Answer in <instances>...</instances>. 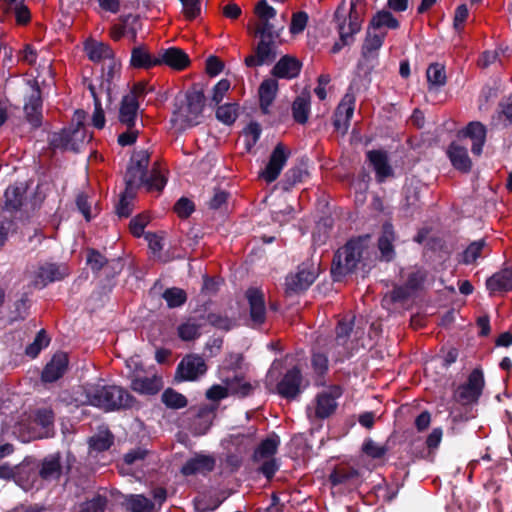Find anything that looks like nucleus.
Here are the masks:
<instances>
[{
	"instance_id": "f257e3e1",
	"label": "nucleus",
	"mask_w": 512,
	"mask_h": 512,
	"mask_svg": "<svg viewBox=\"0 0 512 512\" xmlns=\"http://www.w3.org/2000/svg\"><path fill=\"white\" fill-rule=\"evenodd\" d=\"M149 163L150 155L146 150L135 151L127 167L125 183L130 189L143 186L147 192L159 194L167 180L156 164L148 173Z\"/></svg>"
},
{
	"instance_id": "f03ea898",
	"label": "nucleus",
	"mask_w": 512,
	"mask_h": 512,
	"mask_svg": "<svg viewBox=\"0 0 512 512\" xmlns=\"http://www.w3.org/2000/svg\"><path fill=\"white\" fill-rule=\"evenodd\" d=\"M83 390L86 399L81 401L82 404H89L106 411L131 408L136 403L134 396L117 385L87 384Z\"/></svg>"
},
{
	"instance_id": "7ed1b4c3",
	"label": "nucleus",
	"mask_w": 512,
	"mask_h": 512,
	"mask_svg": "<svg viewBox=\"0 0 512 512\" xmlns=\"http://www.w3.org/2000/svg\"><path fill=\"white\" fill-rule=\"evenodd\" d=\"M205 96L203 91L192 88L182 98H177L172 113L171 123L178 130H185L201 122Z\"/></svg>"
},
{
	"instance_id": "20e7f679",
	"label": "nucleus",
	"mask_w": 512,
	"mask_h": 512,
	"mask_svg": "<svg viewBox=\"0 0 512 512\" xmlns=\"http://www.w3.org/2000/svg\"><path fill=\"white\" fill-rule=\"evenodd\" d=\"M368 235L349 240L333 258L331 272L337 279L352 273L368 250Z\"/></svg>"
},
{
	"instance_id": "39448f33",
	"label": "nucleus",
	"mask_w": 512,
	"mask_h": 512,
	"mask_svg": "<svg viewBox=\"0 0 512 512\" xmlns=\"http://www.w3.org/2000/svg\"><path fill=\"white\" fill-rule=\"evenodd\" d=\"M53 422L54 414L51 409H39L33 418L31 415H23L16 424L14 433H18L23 441L47 437Z\"/></svg>"
},
{
	"instance_id": "423d86ee",
	"label": "nucleus",
	"mask_w": 512,
	"mask_h": 512,
	"mask_svg": "<svg viewBox=\"0 0 512 512\" xmlns=\"http://www.w3.org/2000/svg\"><path fill=\"white\" fill-rule=\"evenodd\" d=\"M280 440L278 436L268 437L261 441L258 447L255 449L252 461L257 465V471L263 474L268 480H271L279 465L275 459Z\"/></svg>"
},
{
	"instance_id": "0eeeda50",
	"label": "nucleus",
	"mask_w": 512,
	"mask_h": 512,
	"mask_svg": "<svg viewBox=\"0 0 512 512\" xmlns=\"http://www.w3.org/2000/svg\"><path fill=\"white\" fill-rule=\"evenodd\" d=\"M260 41L254 54L245 58L248 67H258L265 63L272 62L276 57L277 40L280 37L279 31H255Z\"/></svg>"
},
{
	"instance_id": "6e6552de",
	"label": "nucleus",
	"mask_w": 512,
	"mask_h": 512,
	"mask_svg": "<svg viewBox=\"0 0 512 512\" xmlns=\"http://www.w3.org/2000/svg\"><path fill=\"white\" fill-rule=\"evenodd\" d=\"M343 391L339 385H331L318 393L311 406L307 407V415L310 419H325L331 416L337 408V399Z\"/></svg>"
},
{
	"instance_id": "1a4fd4ad",
	"label": "nucleus",
	"mask_w": 512,
	"mask_h": 512,
	"mask_svg": "<svg viewBox=\"0 0 512 512\" xmlns=\"http://www.w3.org/2000/svg\"><path fill=\"white\" fill-rule=\"evenodd\" d=\"M334 19L341 41V44L335 43L333 46V52H337L342 46L349 44L353 40V36L360 32L362 25L354 18H351V15L346 12L345 1H342L336 9Z\"/></svg>"
},
{
	"instance_id": "9d476101",
	"label": "nucleus",
	"mask_w": 512,
	"mask_h": 512,
	"mask_svg": "<svg viewBox=\"0 0 512 512\" xmlns=\"http://www.w3.org/2000/svg\"><path fill=\"white\" fill-rule=\"evenodd\" d=\"M207 364L204 358L197 354H188L179 362L175 379L182 381H196L207 372Z\"/></svg>"
},
{
	"instance_id": "9b49d317",
	"label": "nucleus",
	"mask_w": 512,
	"mask_h": 512,
	"mask_svg": "<svg viewBox=\"0 0 512 512\" xmlns=\"http://www.w3.org/2000/svg\"><path fill=\"white\" fill-rule=\"evenodd\" d=\"M318 270V267L311 262H304L299 265L297 272L286 278L287 291L298 293L306 290L317 278Z\"/></svg>"
},
{
	"instance_id": "f8f14e48",
	"label": "nucleus",
	"mask_w": 512,
	"mask_h": 512,
	"mask_svg": "<svg viewBox=\"0 0 512 512\" xmlns=\"http://www.w3.org/2000/svg\"><path fill=\"white\" fill-rule=\"evenodd\" d=\"M484 387L483 373L479 369H474L465 384L461 385L456 393L455 398L460 403L466 405L476 402L480 397Z\"/></svg>"
},
{
	"instance_id": "ddd939ff",
	"label": "nucleus",
	"mask_w": 512,
	"mask_h": 512,
	"mask_svg": "<svg viewBox=\"0 0 512 512\" xmlns=\"http://www.w3.org/2000/svg\"><path fill=\"white\" fill-rule=\"evenodd\" d=\"M289 156L290 150L284 144L278 143L272 151L265 169L260 172V177L267 183L275 181L286 165Z\"/></svg>"
},
{
	"instance_id": "4468645a",
	"label": "nucleus",
	"mask_w": 512,
	"mask_h": 512,
	"mask_svg": "<svg viewBox=\"0 0 512 512\" xmlns=\"http://www.w3.org/2000/svg\"><path fill=\"white\" fill-rule=\"evenodd\" d=\"M245 295L249 304L251 326L259 327L266 320L264 293L259 288L251 287Z\"/></svg>"
},
{
	"instance_id": "2eb2a0df",
	"label": "nucleus",
	"mask_w": 512,
	"mask_h": 512,
	"mask_svg": "<svg viewBox=\"0 0 512 512\" xmlns=\"http://www.w3.org/2000/svg\"><path fill=\"white\" fill-rule=\"evenodd\" d=\"M66 275L67 269L64 266L46 262L39 265L32 282L34 286L42 288L51 282L63 279Z\"/></svg>"
},
{
	"instance_id": "dca6fc26",
	"label": "nucleus",
	"mask_w": 512,
	"mask_h": 512,
	"mask_svg": "<svg viewBox=\"0 0 512 512\" xmlns=\"http://www.w3.org/2000/svg\"><path fill=\"white\" fill-rule=\"evenodd\" d=\"M302 374L297 367L288 370L277 384V392L286 399H295L301 392Z\"/></svg>"
},
{
	"instance_id": "f3484780",
	"label": "nucleus",
	"mask_w": 512,
	"mask_h": 512,
	"mask_svg": "<svg viewBox=\"0 0 512 512\" xmlns=\"http://www.w3.org/2000/svg\"><path fill=\"white\" fill-rule=\"evenodd\" d=\"M355 97L351 93H346L339 103L334 114V127L337 131L345 133L350 125V120L354 114Z\"/></svg>"
},
{
	"instance_id": "a211bd4d",
	"label": "nucleus",
	"mask_w": 512,
	"mask_h": 512,
	"mask_svg": "<svg viewBox=\"0 0 512 512\" xmlns=\"http://www.w3.org/2000/svg\"><path fill=\"white\" fill-rule=\"evenodd\" d=\"M216 460L213 456L196 454L194 457L188 459L181 468V473L184 476H191L195 474H207L215 468Z\"/></svg>"
},
{
	"instance_id": "6ab92c4d",
	"label": "nucleus",
	"mask_w": 512,
	"mask_h": 512,
	"mask_svg": "<svg viewBox=\"0 0 512 512\" xmlns=\"http://www.w3.org/2000/svg\"><path fill=\"white\" fill-rule=\"evenodd\" d=\"M366 156L376 173L378 182H384L393 175V169L389 164L388 155L385 151L370 150Z\"/></svg>"
},
{
	"instance_id": "aec40b11",
	"label": "nucleus",
	"mask_w": 512,
	"mask_h": 512,
	"mask_svg": "<svg viewBox=\"0 0 512 512\" xmlns=\"http://www.w3.org/2000/svg\"><path fill=\"white\" fill-rule=\"evenodd\" d=\"M159 65H167L174 70H184L190 64L189 56L180 48L171 47L158 55Z\"/></svg>"
},
{
	"instance_id": "412c9836",
	"label": "nucleus",
	"mask_w": 512,
	"mask_h": 512,
	"mask_svg": "<svg viewBox=\"0 0 512 512\" xmlns=\"http://www.w3.org/2000/svg\"><path fill=\"white\" fill-rule=\"evenodd\" d=\"M69 363L68 355L64 352L56 353L42 372L44 382H54L61 378L67 370Z\"/></svg>"
},
{
	"instance_id": "4be33fe9",
	"label": "nucleus",
	"mask_w": 512,
	"mask_h": 512,
	"mask_svg": "<svg viewBox=\"0 0 512 512\" xmlns=\"http://www.w3.org/2000/svg\"><path fill=\"white\" fill-rule=\"evenodd\" d=\"M84 51L88 59L94 63H106L114 56V51L109 44L88 39L84 44Z\"/></svg>"
},
{
	"instance_id": "5701e85b",
	"label": "nucleus",
	"mask_w": 512,
	"mask_h": 512,
	"mask_svg": "<svg viewBox=\"0 0 512 512\" xmlns=\"http://www.w3.org/2000/svg\"><path fill=\"white\" fill-rule=\"evenodd\" d=\"M131 389L139 394L154 395L163 387L162 378L158 375L134 376L131 380Z\"/></svg>"
},
{
	"instance_id": "b1692460",
	"label": "nucleus",
	"mask_w": 512,
	"mask_h": 512,
	"mask_svg": "<svg viewBox=\"0 0 512 512\" xmlns=\"http://www.w3.org/2000/svg\"><path fill=\"white\" fill-rule=\"evenodd\" d=\"M447 156L455 169L464 173L471 170L472 161L465 146L457 142H452L448 146Z\"/></svg>"
},
{
	"instance_id": "393cba45",
	"label": "nucleus",
	"mask_w": 512,
	"mask_h": 512,
	"mask_svg": "<svg viewBox=\"0 0 512 512\" xmlns=\"http://www.w3.org/2000/svg\"><path fill=\"white\" fill-rule=\"evenodd\" d=\"M486 287L490 294L512 291V265L489 277Z\"/></svg>"
},
{
	"instance_id": "a878e982",
	"label": "nucleus",
	"mask_w": 512,
	"mask_h": 512,
	"mask_svg": "<svg viewBox=\"0 0 512 512\" xmlns=\"http://www.w3.org/2000/svg\"><path fill=\"white\" fill-rule=\"evenodd\" d=\"M329 481L333 486L337 485H356L360 481L358 470L347 464L337 465L329 476Z\"/></svg>"
},
{
	"instance_id": "bb28decb",
	"label": "nucleus",
	"mask_w": 512,
	"mask_h": 512,
	"mask_svg": "<svg viewBox=\"0 0 512 512\" xmlns=\"http://www.w3.org/2000/svg\"><path fill=\"white\" fill-rule=\"evenodd\" d=\"M42 100L39 87L33 90L29 100L24 105L26 119L32 126L38 127L42 120Z\"/></svg>"
},
{
	"instance_id": "cd10ccee",
	"label": "nucleus",
	"mask_w": 512,
	"mask_h": 512,
	"mask_svg": "<svg viewBox=\"0 0 512 512\" xmlns=\"http://www.w3.org/2000/svg\"><path fill=\"white\" fill-rule=\"evenodd\" d=\"M256 16L258 17L255 23V31H276L270 20L275 18V9L268 5L266 0H260L254 9Z\"/></svg>"
},
{
	"instance_id": "c85d7f7f",
	"label": "nucleus",
	"mask_w": 512,
	"mask_h": 512,
	"mask_svg": "<svg viewBox=\"0 0 512 512\" xmlns=\"http://www.w3.org/2000/svg\"><path fill=\"white\" fill-rule=\"evenodd\" d=\"M460 134H464L472 140V152L475 155H480L486 141V128L480 122H470L465 130L461 131Z\"/></svg>"
},
{
	"instance_id": "c756f323",
	"label": "nucleus",
	"mask_w": 512,
	"mask_h": 512,
	"mask_svg": "<svg viewBox=\"0 0 512 512\" xmlns=\"http://www.w3.org/2000/svg\"><path fill=\"white\" fill-rule=\"evenodd\" d=\"M301 63L294 57L283 56L273 67L272 74L278 78L292 79L298 76Z\"/></svg>"
},
{
	"instance_id": "7c9ffc66",
	"label": "nucleus",
	"mask_w": 512,
	"mask_h": 512,
	"mask_svg": "<svg viewBox=\"0 0 512 512\" xmlns=\"http://www.w3.org/2000/svg\"><path fill=\"white\" fill-rule=\"evenodd\" d=\"M223 383L227 385L229 395L244 398L251 395L255 389L244 376L234 375L233 377H227L223 380Z\"/></svg>"
},
{
	"instance_id": "2f4dec72",
	"label": "nucleus",
	"mask_w": 512,
	"mask_h": 512,
	"mask_svg": "<svg viewBox=\"0 0 512 512\" xmlns=\"http://www.w3.org/2000/svg\"><path fill=\"white\" fill-rule=\"evenodd\" d=\"M62 474L61 457L59 453L45 457L41 463L39 475L44 480H58Z\"/></svg>"
},
{
	"instance_id": "473e14b6",
	"label": "nucleus",
	"mask_w": 512,
	"mask_h": 512,
	"mask_svg": "<svg viewBox=\"0 0 512 512\" xmlns=\"http://www.w3.org/2000/svg\"><path fill=\"white\" fill-rule=\"evenodd\" d=\"M278 92V82L276 79L269 78L265 79L259 87V101L260 108L263 113L267 114L269 112V107L273 103Z\"/></svg>"
},
{
	"instance_id": "72a5a7b5",
	"label": "nucleus",
	"mask_w": 512,
	"mask_h": 512,
	"mask_svg": "<svg viewBox=\"0 0 512 512\" xmlns=\"http://www.w3.org/2000/svg\"><path fill=\"white\" fill-rule=\"evenodd\" d=\"M395 232L391 223H384L382 226V234L378 239V248L381 252L382 258L390 261L394 257Z\"/></svg>"
},
{
	"instance_id": "f704fd0d",
	"label": "nucleus",
	"mask_w": 512,
	"mask_h": 512,
	"mask_svg": "<svg viewBox=\"0 0 512 512\" xmlns=\"http://www.w3.org/2000/svg\"><path fill=\"white\" fill-rule=\"evenodd\" d=\"M310 93L303 91L292 104L293 119L299 124H305L310 115Z\"/></svg>"
},
{
	"instance_id": "c9c22d12",
	"label": "nucleus",
	"mask_w": 512,
	"mask_h": 512,
	"mask_svg": "<svg viewBox=\"0 0 512 512\" xmlns=\"http://www.w3.org/2000/svg\"><path fill=\"white\" fill-rule=\"evenodd\" d=\"M139 110V102L134 100V96L125 95L121 101L119 110V120L124 125H135Z\"/></svg>"
},
{
	"instance_id": "e433bc0d",
	"label": "nucleus",
	"mask_w": 512,
	"mask_h": 512,
	"mask_svg": "<svg viewBox=\"0 0 512 512\" xmlns=\"http://www.w3.org/2000/svg\"><path fill=\"white\" fill-rule=\"evenodd\" d=\"M131 65L135 68L149 69L159 65L158 56H152L143 47H135L131 53Z\"/></svg>"
},
{
	"instance_id": "4c0bfd02",
	"label": "nucleus",
	"mask_w": 512,
	"mask_h": 512,
	"mask_svg": "<svg viewBox=\"0 0 512 512\" xmlns=\"http://www.w3.org/2000/svg\"><path fill=\"white\" fill-rule=\"evenodd\" d=\"M386 37V32H367L363 46L362 55L365 58L372 57L382 46L383 41Z\"/></svg>"
},
{
	"instance_id": "58836bf2",
	"label": "nucleus",
	"mask_w": 512,
	"mask_h": 512,
	"mask_svg": "<svg viewBox=\"0 0 512 512\" xmlns=\"http://www.w3.org/2000/svg\"><path fill=\"white\" fill-rule=\"evenodd\" d=\"M124 504L132 512H152L154 503L143 495H128L125 497Z\"/></svg>"
},
{
	"instance_id": "ea45409f",
	"label": "nucleus",
	"mask_w": 512,
	"mask_h": 512,
	"mask_svg": "<svg viewBox=\"0 0 512 512\" xmlns=\"http://www.w3.org/2000/svg\"><path fill=\"white\" fill-rule=\"evenodd\" d=\"M308 172L301 166L291 167L284 175V178L281 181L282 188L286 191L293 188L298 183L304 181L307 177Z\"/></svg>"
},
{
	"instance_id": "a19ab883",
	"label": "nucleus",
	"mask_w": 512,
	"mask_h": 512,
	"mask_svg": "<svg viewBox=\"0 0 512 512\" xmlns=\"http://www.w3.org/2000/svg\"><path fill=\"white\" fill-rule=\"evenodd\" d=\"M429 88L441 87L446 83L445 67L439 63H432L426 71Z\"/></svg>"
},
{
	"instance_id": "79ce46f5",
	"label": "nucleus",
	"mask_w": 512,
	"mask_h": 512,
	"mask_svg": "<svg viewBox=\"0 0 512 512\" xmlns=\"http://www.w3.org/2000/svg\"><path fill=\"white\" fill-rule=\"evenodd\" d=\"M5 199L7 210H17L23 204L24 190L21 187L9 186L5 191Z\"/></svg>"
},
{
	"instance_id": "37998d69",
	"label": "nucleus",
	"mask_w": 512,
	"mask_h": 512,
	"mask_svg": "<svg viewBox=\"0 0 512 512\" xmlns=\"http://www.w3.org/2000/svg\"><path fill=\"white\" fill-rule=\"evenodd\" d=\"M161 398H162V402L167 407L172 408V409H181V408L186 407L188 404L187 398L183 394H181L171 388L166 389L163 392Z\"/></svg>"
},
{
	"instance_id": "c03bdc74",
	"label": "nucleus",
	"mask_w": 512,
	"mask_h": 512,
	"mask_svg": "<svg viewBox=\"0 0 512 512\" xmlns=\"http://www.w3.org/2000/svg\"><path fill=\"white\" fill-rule=\"evenodd\" d=\"M200 327L194 319H189L178 326V336L183 341L195 340L200 336Z\"/></svg>"
},
{
	"instance_id": "a18cd8bd",
	"label": "nucleus",
	"mask_w": 512,
	"mask_h": 512,
	"mask_svg": "<svg viewBox=\"0 0 512 512\" xmlns=\"http://www.w3.org/2000/svg\"><path fill=\"white\" fill-rule=\"evenodd\" d=\"M486 248V242L484 239H480L472 242L463 252V263L472 264L480 258Z\"/></svg>"
},
{
	"instance_id": "49530a36",
	"label": "nucleus",
	"mask_w": 512,
	"mask_h": 512,
	"mask_svg": "<svg viewBox=\"0 0 512 512\" xmlns=\"http://www.w3.org/2000/svg\"><path fill=\"white\" fill-rule=\"evenodd\" d=\"M163 298L169 308H176L182 306L186 302L187 294L183 289L173 287L164 291Z\"/></svg>"
},
{
	"instance_id": "de8ad7c7",
	"label": "nucleus",
	"mask_w": 512,
	"mask_h": 512,
	"mask_svg": "<svg viewBox=\"0 0 512 512\" xmlns=\"http://www.w3.org/2000/svg\"><path fill=\"white\" fill-rule=\"evenodd\" d=\"M371 26L373 29H380L382 27L396 29L399 27V22L390 12L380 11L372 18Z\"/></svg>"
},
{
	"instance_id": "09e8293b",
	"label": "nucleus",
	"mask_w": 512,
	"mask_h": 512,
	"mask_svg": "<svg viewBox=\"0 0 512 512\" xmlns=\"http://www.w3.org/2000/svg\"><path fill=\"white\" fill-rule=\"evenodd\" d=\"M137 188H129L128 185H126V189L124 193L121 196V199L119 201V204L117 206V214L120 217H128L132 213V201L135 196V190Z\"/></svg>"
},
{
	"instance_id": "8fccbe9b",
	"label": "nucleus",
	"mask_w": 512,
	"mask_h": 512,
	"mask_svg": "<svg viewBox=\"0 0 512 512\" xmlns=\"http://www.w3.org/2000/svg\"><path fill=\"white\" fill-rule=\"evenodd\" d=\"M49 342H50V339L47 336L45 330H43V329L40 330L37 333L34 341L26 347V350H25L26 355L31 358L37 357L38 354L40 353V351L43 348L48 346Z\"/></svg>"
},
{
	"instance_id": "3c124183",
	"label": "nucleus",
	"mask_w": 512,
	"mask_h": 512,
	"mask_svg": "<svg viewBox=\"0 0 512 512\" xmlns=\"http://www.w3.org/2000/svg\"><path fill=\"white\" fill-rule=\"evenodd\" d=\"M238 116V105L233 104H224L219 106L216 110V117L219 121L224 124L231 125L235 122Z\"/></svg>"
},
{
	"instance_id": "603ef678",
	"label": "nucleus",
	"mask_w": 512,
	"mask_h": 512,
	"mask_svg": "<svg viewBox=\"0 0 512 512\" xmlns=\"http://www.w3.org/2000/svg\"><path fill=\"white\" fill-rule=\"evenodd\" d=\"M89 444L96 451L108 450L113 444V435L109 431H101L90 438Z\"/></svg>"
},
{
	"instance_id": "864d4df0",
	"label": "nucleus",
	"mask_w": 512,
	"mask_h": 512,
	"mask_svg": "<svg viewBox=\"0 0 512 512\" xmlns=\"http://www.w3.org/2000/svg\"><path fill=\"white\" fill-rule=\"evenodd\" d=\"M108 500L105 496L95 495L80 505L78 512H105Z\"/></svg>"
},
{
	"instance_id": "5fc2aeb1",
	"label": "nucleus",
	"mask_w": 512,
	"mask_h": 512,
	"mask_svg": "<svg viewBox=\"0 0 512 512\" xmlns=\"http://www.w3.org/2000/svg\"><path fill=\"white\" fill-rule=\"evenodd\" d=\"M354 317L343 318L338 321L336 327V341L339 345H344L352 331Z\"/></svg>"
},
{
	"instance_id": "6e6d98bb",
	"label": "nucleus",
	"mask_w": 512,
	"mask_h": 512,
	"mask_svg": "<svg viewBox=\"0 0 512 512\" xmlns=\"http://www.w3.org/2000/svg\"><path fill=\"white\" fill-rule=\"evenodd\" d=\"M182 4V13L185 19L191 21L200 16L203 0H179Z\"/></svg>"
},
{
	"instance_id": "4d7b16f0",
	"label": "nucleus",
	"mask_w": 512,
	"mask_h": 512,
	"mask_svg": "<svg viewBox=\"0 0 512 512\" xmlns=\"http://www.w3.org/2000/svg\"><path fill=\"white\" fill-rule=\"evenodd\" d=\"M363 452L374 459L382 458L388 451L385 445L379 444L372 439H367L362 447Z\"/></svg>"
},
{
	"instance_id": "13d9d810",
	"label": "nucleus",
	"mask_w": 512,
	"mask_h": 512,
	"mask_svg": "<svg viewBox=\"0 0 512 512\" xmlns=\"http://www.w3.org/2000/svg\"><path fill=\"white\" fill-rule=\"evenodd\" d=\"M469 17V10L465 4L457 6L454 12L453 28L458 34L464 31L465 23Z\"/></svg>"
},
{
	"instance_id": "bf43d9fd",
	"label": "nucleus",
	"mask_w": 512,
	"mask_h": 512,
	"mask_svg": "<svg viewBox=\"0 0 512 512\" xmlns=\"http://www.w3.org/2000/svg\"><path fill=\"white\" fill-rule=\"evenodd\" d=\"M207 320L213 327L224 331H229L235 326V321L218 313L208 314Z\"/></svg>"
},
{
	"instance_id": "052dcab7",
	"label": "nucleus",
	"mask_w": 512,
	"mask_h": 512,
	"mask_svg": "<svg viewBox=\"0 0 512 512\" xmlns=\"http://www.w3.org/2000/svg\"><path fill=\"white\" fill-rule=\"evenodd\" d=\"M90 91L94 98L95 109L92 116V124L97 129H102L105 126V115L104 111L101 107V102L95 94V90L92 86H90Z\"/></svg>"
},
{
	"instance_id": "680f3d73",
	"label": "nucleus",
	"mask_w": 512,
	"mask_h": 512,
	"mask_svg": "<svg viewBox=\"0 0 512 512\" xmlns=\"http://www.w3.org/2000/svg\"><path fill=\"white\" fill-rule=\"evenodd\" d=\"M83 129L77 128L72 132L64 131L60 136L61 146L64 149L77 151L78 147L75 145L74 140L78 139L79 136H83Z\"/></svg>"
},
{
	"instance_id": "e2e57ef3",
	"label": "nucleus",
	"mask_w": 512,
	"mask_h": 512,
	"mask_svg": "<svg viewBox=\"0 0 512 512\" xmlns=\"http://www.w3.org/2000/svg\"><path fill=\"white\" fill-rule=\"evenodd\" d=\"M131 18L133 21H136V17H132L131 15L122 16L119 18L120 23H116L110 28L109 36L112 40L119 41L126 35V25Z\"/></svg>"
},
{
	"instance_id": "0e129e2a",
	"label": "nucleus",
	"mask_w": 512,
	"mask_h": 512,
	"mask_svg": "<svg viewBox=\"0 0 512 512\" xmlns=\"http://www.w3.org/2000/svg\"><path fill=\"white\" fill-rule=\"evenodd\" d=\"M148 223L149 217L145 214H139L138 216L131 219L129 229L134 236L140 237Z\"/></svg>"
},
{
	"instance_id": "69168bd1",
	"label": "nucleus",
	"mask_w": 512,
	"mask_h": 512,
	"mask_svg": "<svg viewBox=\"0 0 512 512\" xmlns=\"http://www.w3.org/2000/svg\"><path fill=\"white\" fill-rule=\"evenodd\" d=\"M194 211V204L188 198H180L174 205V212L180 218H187Z\"/></svg>"
},
{
	"instance_id": "338daca9",
	"label": "nucleus",
	"mask_w": 512,
	"mask_h": 512,
	"mask_svg": "<svg viewBox=\"0 0 512 512\" xmlns=\"http://www.w3.org/2000/svg\"><path fill=\"white\" fill-rule=\"evenodd\" d=\"M308 21V16L305 12H297L293 14L290 24V32L292 34H299L301 33Z\"/></svg>"
},
{
	"instance_id": "774afa93",
	"label": "nucleus",
	"mask_w": 512,
	"mask_h": 512,
	"mask_svg": "<svg viewBox=\"0 0 512 512\" xmlns=\"http://www.w3.org/2000/svg\"><path fill=\"white\" fill-rule=\"evenodd\" d=\"M425 278V272L421 269H416L409 273L406 285L414 292L422 286Z\"/></svg>"
}]
</instances>
